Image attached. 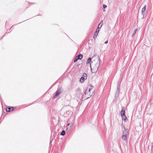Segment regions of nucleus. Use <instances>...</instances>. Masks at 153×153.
I'll list each match as a JSON object with an SVG mask.
<instances>
[{"label": "nucleus", "mask_w": 153, "mask_h": 153, "mask_svg": "<svg viewBox=\"0 0 153 153\" xmlns=\"http://www.w3.org/2000/svg\"><path fill=\"white\" fill-rule=\"evenodd\" d=\"M95 90L93 87L90 85H88L85 91L84 94L82 96V97L85 100L89 98L91 96L94 94Z\"/></svg>", "instance_id": "obj_1"}, {"label": "nucleus", "mask_w": 153, "mask_h": 153, "mask_svg": "<svg viewBox=\"0 0 153 153\" xmlns=\"http://www.w3.org/2000/svg\"><path fill=\"white\" fill-rule=\"evenodd\" d=\"M100 61L99 59H97V62L95 64V65L93 68V69L92 70H91L92 72V73H95L96 72L98 69V68L99 67L100 65Z\"/></svg>", "instance_id": "obj_2"}, {"label": "nucleus", "mask_w": 153, "mask_h": 153, "mask_svg": "<svg viewBox=\"0 0 153 153\" xmlns=\"http://www.w3.org/2000/svg\"><path fill=\"white\" fill-rule=\"evenodd\" d=\"M87 78V74L85 73H84L82 76L80 78V82L81 83H83L85 80Z\"/></svg>", "instance_id": "obj_3"}, {"label": "nucleus", "mask_w": 153, "mask_h": 153, "mask_svg": "<svg viewBox=\"0 0 153 153\" xmlns=\"http://www.w3.org/2000/svg\"><path fill=\"white\" fill-rule=\"evenodd\" d=\"M62 88H60L57 91L56 94L54 96V97L56 98V97L59 96L60 94L62 92Z\"/></svg>", "instance_id": "obj_4"}, {"label": "nucleus", "mask_w": 153, "mask_h": 153, "mask_svg": "<svg viewBox=\"0 0 153 153\" xmlns=\"http://www.w3.org/2000/svg\"><path fill=\"white\" fill-rule=\"evenodd\" d=\"M124 127H125L124 126ZM122 135L127 136H128V129H125V128H124V130L123 131Z\"/></svg>", "instance_id": "obj_5"}, {"label": "nucleus", "mask_w": 153, "mask_h": 153, "mask_svg": "<svg viewBox=\"0 0 153 153\" xmlns=\"http://www.w3.org/2000/svg\"><path fill=\"white\" fill-rule=\"evenodd\" d=\"M91 58H89L87 60V64H90V67L91 68V70H92V68H91V62L92 63V62L91 61Z\"/></svg>", "instance_id": "obj_6"}, {"label": "nucleus", "mask_w": 153, "mask_h": 153, "mask_svg": "<svg viewBox=\"0 0 153 153\" xmlns=\"http://www.w3.org/2000/svg\"><path fill=\"white\" fill-rule=\"evenodd\" d=\"M14 109L13 107H8L6 108V111L7 112H9L10 111H13Z\"/></svg>", "instance_id": "obj_7"}, {"label": "nucleus", "mask_w": 153, "mask_h": 153, "mask_svg": "<svg viewBox=\"0 0 153 153\" xmlns=\"http://www.w3.org/2000/svg\"><path fill=\"white\" fill-rule=\"evenodd\" d=\"M99 32V30H96V32L95 33L93 36V37L94 39L96 38L97 34Z\"/></svg>", "instance_id": "obj_8"}, {"label": "nucleus", "mask_w": 153, "mask_h": 153, "mask_svg": "<svg viewBox=\"0 0 153 153\" xmlns=\"http://www.w3.org/2000/svg\"><path fill=\"white\" fill-rule=\"evenodd\" d=\"M127 136L122 135V139L125 141H126L127 140Z\"/></svg>", "instance_id": "obj_9"}, {"label": "nucleus", "mask_w": 153, "mask_h": 153, "mask_svg": "<svg viewBox=\"0 0 153 153\" xmlns=\"http://www.w3.org/2000/svg\"><path fill=\"white\" fill-rule=\"evenodd\" d=\"M146 5H145L144 6V7H143V8L142 9V13L143 15L144 14V13L145 12V11L146 9Z\"/></svg>", "instance_id": "obj_10"}, {"label": "nucleus", "mask_w": 153, "mask_h": 153, "mask_svg": "<svg viewBox=\"0 0 153 153\" xmlns=\"http://www.w3.org/2000/svg\"><path fill=\"white\" fill-rule=\"evenodd\" d=\"M74 120H73L70 124L71 125L70 126H69V127L67 128V130H68V129H69V130L70 129V128L72 126H73L74 123Z\"/></svg>", "instance_id": "obj_11"}, {"label": "nucleus", "mask_w": 153, "mask_h": 153, "mask_svg": "<svg viewBox=\"0 0 153 153\" xmlns=\"http://www.w3.org/2000/svg\"><path fill=\"white\" fill-rule=\"evenodd\" d=\"M76 57L78 59H81L83 57V55L82 54H80L78 55Z\"/></svg>", "instance_id": "obj_12"}, {"label": "nucleus", "mask_w": 153, "mask_h": 153, "mask_svg": "<svg viewBox=\"0 0 153 153\" xmlns=\"http://www.w3.org/2000/svg\"><path fill=\"white\" fill-rule=\"evenodd\" d=\"M122 118L123 120H124V121H126V120H127V118L125 115H121Z\"/></svg>", "instance_id": "obj_13"}, {"label": "nucleus", "mask_w": 153, "mask_h": 153, "mask_svg": "<svg viewBox=\"0 0 153 153\" xmlns=\"http://www.w3.org/2000/svg\"><path fill=\"white\" fill-rule=\"evenodd\" d=\"M121 115H125V110L124 109H122L121 111Z\"/></svg>", "instance_id": "obj_14"}, {"label": "nucleus", "mask_w": 153, "mask_h": 153, "mask_svg": "<svg viewBox=\"0 0 153 153\" xmlns=\"http://www.w3.org/2000/svg\"><path fill=\"white\" fill-rule=\"evenodd\" d=\"M61 135L62 136H64L65 134V131L64 130H63L61 133Z\"/></svg>", "instance_id": "obj_15"}, {"label": "nucleus", "mask_w": 153, "mask_h": 153, "mask_svg": "<svg viewBox=\"0 0 153 153\" xmlns=\"http://www.w3.org/2000/svg\"><path fill=\"white\" fill-rule=\"evenodd\" d=\"M137 29H136L134 31L133 33V34L132 35V36H134L135 35V34H136V32L137 31Z\"/></svg>", "instance_id": "obj_16"}, {"label": "nucleus", "mask_w": 153, "mask_h": 153, "mask_svg": "<svg viewBox=\"0 0 153 153\" xmlns=\"http://www.w3.org/2000/svg\"><path fill=\"white\" fill-rule=\"evenodd\" d=\"M76 91L77 92H79V93H80V88H78L76 90Z\"/></svg>", "instance_id": "obj_17"}, {"label": "nucleus", "mask_w": 153, "mask_h": 153, "mask_svg": "<svg viewBox=\"0 0 153 153\" xmlns=\"http://www.w3.org/2000/svg\"><path fill=\"white\" fill-rule=\"evenodd\" d=\"M102 24H103V21H102H102H101L100 22V24H99V25H98V28H99V26L100 25V24H102V25H101V26H100V27H102Z\"/></svg>", "instance_id": "obj_18"}, {"label": "nucleus", "mask_w": 153, "mask_h": 153, "mask_svg": "<svg viewBox=\"0 0 153 153\" xmlns=\"http://www.w3.org/2000/svg\"><path fill=\"white\" fill-rule=\"evenodd\" d=\"M78 60V59L76 57V58L74 59V62H76Z\"/></svg>", "instance_id": "obj_19"}, {"label": "nucleus", "mask_w": 153, "mask_h": 153, "mask_svg": "<svg viewBox=\"0 0 153 153\" xmlns=\"http://www.w3.org/2000/svg\"><path fill=\"white\" fill-rule=\"evenodd\" d=\"M103 7L104 8H105L107 7V6L105 4H104L103 5Z\"/></svg>", "instance_id": "obj_20"}, {"label": "nucleus", "mask_w": 153, "mask_h": 153, "mask_svg": "<svg viewBox=\"0 0 153 153\" xmlns=\"http://www.w3.org/2000/svg\"><path fill=\"white\" fill-rule=\"evenodd\" d=\"M108 41H107L105 42V44H106L108 43Z\"/></svg>", "instance_id": "obj_21"}, {"label": "nucleus", "mask_w": 153, "mask_h": 153, "mask_svg": "<svg viewBox=\"0 0 153 153\" xmlns=\"http://www.w3.org/2000/svg\"><path fill=\"white\" fill-rule=\"evenodd\" d=\"M70 123H68V125H67V127H69L68 126H69V125H70Z\"/></svg>", "instance_id": "obj_22"}, {"label": "nucleus", "mask_w": 153, "mask_h": 153, "mask_svg": "<svg viewBox=\"0 0 153 153\" xmlns=\"http://www.w3.org/2000/svg\"><path fill=\"white\" fill-rule=\"evenodd\" d=\"M51 141H50V143H51Z\"/></svg>", "instance_id": "obj_23"}, {"label": "nucleus", "mask_w": 153, "mask_h": 153, "mask_svg": "<svg viewBox=\"0 0 153 153\" xmlns=\"http://www.w3.org/2000/svg\"><path fill=\"white\" fill-rule=\"evenodd\" d=\"M152 153H153V150H152Z\"/></svg>", "instance_id": "obj_24"}]
</instances>
